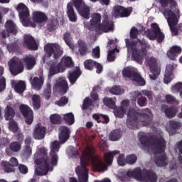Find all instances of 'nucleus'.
<instances>
[{
  "label": "nucleus",
  "instance_id": "obj_38",
  "mask_svg": "<svg viewBox=\"0 0 182 182\" xmlns=\"http://www.w3.org/2000/svg\"><path fill=\"white\" fill-rule=\"evenodd\" d=\"M103 104L109 109H116V100L107 97H104Z\"/></svg>",
  "mask_w": 182,
  "mask_h": 182
},
{
  "label": "nucleus",
  "instance_id": "obj_52",
  "mask_svg": "<svg viewBox=\"0 0 182 182\" xmlns=\"http://www.w3.org/2000/svg\"><path fill=\"white\" fill-rule=\"evenodd\" d=\"M22 155L23 156V157H26V159L31 157V156L32 155V148H31V146H24L22 150Z\"/></svg>",
  "mask_w": 182,
  "mask_h": 182
},
{
  "label": "nucleus",
  "instance_id": "obj_3",
  "mask_svg": "<svg viewBox=\"0 0 182 182\" xmlns=\"http://www.w3.org/2000/svg\"><path fill=\"white\" fill-rule=\"evenodd\" d=\"M60 141H54L50 144V158L47 157L38 159L37 160V164H38V168H36L35 174L36 176H46L49 171V165L55 166H58V161L59 160V156L58 153L60 149Z\"/></svg>",
  "mask_w": 182,
  "mask_h": 182
},
{
  "label": "nucleus",
  "instance_id": "obj_46",
  "mask_svg": "<svg viewBox=\"0 0 182 182\" xmlns=\"http://www.w3.org/2000/svg\"><path fill=\"white\" fill-rule=\"evenodd\" d=\"M114 109V114L115 117H119V119H122L124 117V114H126L125 109L123 108V107H118L117 108Z\"/></svg>",
  "mask_w": 182,
  "mask_h": 182
},
{
  "label": "nucleus",
  "instance_id": "obj_35",
  "mask_svg": "<svg viewBox=\"0 0 182 182\" xmlns=\"http://www.w3.org/2000/svg\"><path fill=\"white\" fill-rule=\"evenodd\" d=\"M117 154H120V151L115 150L111 152L105 153V160L109 166L113 163V159H114V156H117Z\"/></svg>",
  "mask_w": 182,
  "mask_h": 182
},
{
  "label": "nucleus",
  "instance_id": "obj_56",
  "mask_svg": "<svg viewBox=\"0 0 182 182\" xmlns=\"http://www.w3.org/2000/svg\"><path fill=\"white\" fill-rule=\"evenodd\" d=\"M137 104L140 107H144L147 105V98L143 96L139 97L137 98Z\"/></svg>",
  "mask_w": 182,
  "mask_h": 182
},
{
  "label": "nucleus",
  "instance_id": "obj_64",
  "mask_svg": "<svg viewBox=\"0 0 182 182\" xmlns=\"http://www.w3.org/2000/svg\"><path fill=\"white\" fill-rule=\"evenodd\" d=\"M172 92H181L182 90V82H178L171 87Z\"/></svg>",
  "mask_w": 182,
  "mask_h": 182
},
{
  "label": "nucleus",
  "instance_id": "obj_45",
  "mask_svg": "<svg viewBox=\"0 0 182 182\" xmlns=\"http://www.w3.org/2000/svg\"><path fill=\"white\" fill-rule=\"evenodd\" d=\"M32 102L34 110H39V109H41V96L38 95H33Z\"/></svg>",
  "mask_w": 182,
  "mask_h": 182
},
{
  "label": "nucleus",
  "instance_id": "obj_61",
  "mask_svg": "<svg viewBox=\"0 0 182 182\" xmlns=\"http://www.w3.org/2000/svg\"><path fill=\"white\" fill-rule=\"evenodd\" d=\"M141 95H144V96H146L149 100H153V91L143 90H141Z\"/></svg>",
  "mask_w": 182,
  "mask_h": 182
},
{
  "label": "nucleus",
  "instance_id": "obj_13",
  "mask_svg": "<svg viewBox=\"0 0 182 182\" xmlns=\"http://www.w3.org/2000/svg\"><path fill=\"white\" fill-rule=\"evenodd\" d=\"M122 76H124V77H127L128 79H132L134 82H136L139 86H144V85H146V81L141 77V75L138 73H136L133 69L130 68V67L124 68Z\"/></svg>",
  "mask_w": 182,
  "mask_h": 182
},
{
  "label": "nucleus",
  "instance_id": "obj_54",
  "mask_svg": "<svg viewBox=\"0 0 182 182\" xmlns=\"http://www.w3.org/2000/svg\"><path fill=\"white\" fill-rule=\"evenodd\" d=\"M11 139L6 137H0V149H5L7 146H9Z\"/></svg>",
  "mask_w": 182,
  "mask_h": 182
},
{
  "label": "nucleus",
  "instance_id": "obj_18",
  "mask_svg": "<svg viewBox=\"0 0 182 182\" xmlns=\"http://www.w3.org/2000/svg\"><path fill=\"white\" fill-rule=\"evenodd\" d=\"M19 111L24 119H26V124L33 123V111H32V109L29 106L21 104L19 106Z\"/></svg>",
  "mask_w": 182,
  "mask_h": 182
},
{
  "label": "nucleus",
  "instance_id": "obj_19",
  "mask_svg": "<svg viewBox=\"0 0 182 182\" xmlns=\"http://www.w3.org/2000/svg\"><path fill=\"white\" fill-rule=\"evenodd\" d=\"M69 89L68 81L66 80H59L53 86V92L60 93V95H66Z\"/></svg>",
  "mask_w": 182,
  "mask_h": 182
},
{
  "label": "nucleus",
  "instance_id": "obj_20",
  "mask_svg": "<svg viewBox=\"0 0 182 182\" xmlns=\"http://www.w3.org/2000/svg\"><path fill=\"white\" fill-rule=\"evenodd\" d=\"M58 139L61 144H65V142L70 138V129L65 126H61L59 128Z\"/></svg>",
  "mask_w": 182,
  "mask_h": 182
},
{
  "label": "nucleus",
  "instance_id": "obj_60",
  "mask_svg": "<svg viewBox=\"0 0 182 182\" xmlns=\"http://www.w3.org/2000/svg\"><path fill=\"white\" fill-rule=\"evenodd\" d=\"M117 163L119 166H126L127 164V162L126 161V158H124V154H121L119 155V157L117 159Z\"/></svg>",
  "mask_w": 182,
  "mask_h": 182
},
{
  "label": "nucleus",
  "instance_id": "obj_31",
  "mask_svg": "<svg viewBox=\"0 0 182 182\" xmlns=\"http://www.w3.org/2000/svg\"><path fill=\"white\" fill-rule=\"evenodd\" d=\"M80 75H82V71L80 68H76V69L70 72L68 77L70 83H71V85H75V83H76V80L80 77Z\"/></svg>",
  "mask_w": 182,
  "mask_h": 182
},
{
  "label": "nucleus",
  "instance_id": "obj_30",
  "mask_svg": "<svg viewBox=\"0 0 182 182\" xmlns=\"http://www.w3.org/2000/svg\"><path fill=\"white\" fill-rule=\"evenodd\" d=\"M60 64V66H61V68L65 69V68H73L75 66V63H73V60H72V58L67 56V57H63L58 63Z\"/></svg>",
  "mask_w": 182,
  "mask_h": 182
},
{
  "label": "nucleus",
  "instance_id": "obj_57",
  "mask_svg": "<svg viewBox=\"0 0 182 182\" xmlns=\"http://www.w3.org/2000/svg\"><path fill=\"white\" fill-rule=\"evenodd\" d=\"M166 100L167 103H169L170 105H177V103H178V101H177L176 97L171 95H167L166 96Z\"/></svg>",
  "mask_w": 182,
  "mask_h": 182
},
{
  "label": "nucleus",
  "instance_id": "obj_12",
  "mask_svg": "<svg viewBox=\"0 0 182 182\" xmlns=\"http://www.w3.org/2000/svg\"><path fill=\"white\" fill-rule=\"evenodd\" d=\"M114 26V23L109 19V16L107 14H104L103 20L101 24H98L95 27V32L97 34L101 35V33L110 32V31H113V28Z\"/></svg>",
  "mask_w": 182,
  "mask_h": 182
},
{
  "label": "nucleus",
  "instance_id": "obj_8",
  "mask_svg": "<svg viewBox=\"0 0 182 182\" xmlns=\"http://www.w3.org/2000/svg\"><path fill=\"white\" fill-rule=\"evenodd\" d=\"M127 177H132L137 181L141 182H157V175L153 171L143 169L139 167L134 168L133 171H129L127 173Z\"/></svg>",
  "mask_w": 182,
  "mask_h": 182
},
{
  "label": "nucleus",
  "instance_id": "obj_10",
  "mask_svg": "<svg viewBox=\"0 0 182 182\" xmlns=\"http://www.w3.org/2000/svg\"><path fill=\"white\" fill-rule=\"evenodd\" d=\"M151 28L146 31L145 33L149 41L157 40L158 43H161L164 41V33L161 32L160 27L157 23H154L151 24Z\"/></svg>",
  "mask_w": 182,
  "mask_h": 182
},
{
  "label": "nucleus",
  "instance_id": "obj_36",
  "mask_svg": "<svg viewBox=\"0 0 182 182\" xmlns=\"http://www.w3.org/2000/svg\"><path fill=\"white\" fill-rule=\"evenodd\" d=\"M15 109L11 106H7L5 109L4 119L6 120H12L15 117Z\"/></svg>",
  "mask_w": 182,
  "mask_h": 182
},
{
  "label": "nucleus",
  "instance_id": "obj_33",
  "mask_svg": "<svg viewBox=\"0 0 182 182\" xmlns=\"http://www.w3.org/2000/svg\"><path fill=\"white\" fill-rule=\"evenodd\" d=\"M91 16L92 19L90 21V25L95 28V31H96V26L101 24L100 22L102 21V15H100L99 13H94L91 15Z\"/></svg>",
  "mask_w": 182,
  "mask_h": 182
},
{
  "label": "nucleus",
  "instance_id": "obj_55",
  "mask_svg": "<svg viewBox=\"0 0 182 182\" xmlns=\"http://www.w3.org/2000/svg\"><path fill=\"white\" fill-rule=\"evenodd\" d=\"M9 129L13 132L16 133L18 132V124L14 121L11 119L9 124Z\"/></svg>",
  "mask_w": 182,
  "mask_h": 182
},
{
  "label": "nucleus",
  "instance_id": "obj_25",
  "mask_svg": "<svg viewBox=\"0 0 182 182\" xmlns=\"http://www.w3.org/2000/svg\"><path fill=\"white\" fill-rule=\"evenodd\" d=\"M73 2H70L67 4V16L70 22H76L77 21V14L76 11H75V9L73 8Z\"/></svg>",
  "mask_w": 182,
  "mask_h": 182
},
{
  "label": "nucleus",
  "instance_id": "obj_4",
  "mask_svg": "<svg viewBox=\"0 0 182 182\" xmlns=\"http://www.w3.org/2000/svg\"><path fill=\"white\" fill-rule=\"evenodd\" d=\"M151 120H153V114L150 109H144L142 113L137 112L134 109H129L127 113V124L129 129L136 130V129H139L140 124L149 126Z\"/></svg>",
  "mask_w": 182,
  "mask_h": 182
},
{
  "label": "nucleus",
  "instance_id": "obj_39",
  "mask_svg": "<svg viewBox=\"0 0 182 182\" xmlns=\"http://www.w3.org/2000/svg\"><path fill=\"white\" fill-rule=\"evenodd\" d=\"M62 69L63 68L59 63L57 65L52 64L49 70V76H55V75L59 73Z\"/></svg>",
  "mask_w": 182,
  "mask_h": 182
},
{
  "label": "nucleus",
  "instance_id": "obj_58",
  "mask_svg": "<svg viewBox=\"0 0 182 182\" xmlns=\"http://www.w3.org/2000/svg\"><path fill=\"white\" fill-rule=\"evenodd\" d=\"M129 35L131 39H137V36H139V29L136 27H132L130 30Z\"/></svg>",
  "mask_w": 182,
  "mask_h": 182
},
{
  "label": "nucleus",
  "instance_id": "obj_59",
  "mask_svg": "<svg viewBox=\"0 0 182 182\" xmlns=\"http://www.w3.org/2000/svg\"><path fill=\"white\" fill-rule=\"evenodd\" d=\"M90 106H92V100L89 97H86L82 103V110H87V109L90 107Z\"/></svg>",
  "mask_w": 182,
  "mask_h": 182
},
{
  "label": "nucleus",
  "instance_id": "obj_23",
  "mask_svg": "<svg viewBox=\"0 0 182 182\" xmlns=\"http://www.w3.org/2000/svg\"><path fill=\"white\" fill-rule=\"evenodd\" d=\"M18 164V159L15 157L10 159L9 162L2 161V166L6 173H14L15 171L14 167H17Z\"/></svg>",
  "mask_w": 182,
  "mask_h": 182
},
{
  "label": "nucleus",
  "instance_id": "obj_14",
  "mask_svg": "<svg viewBox=\"0 0 182 182\" xmlns=\"http://www.w3.org/2000/svg\"><path fill=\"white\" fill-rule=\"evenodd\" d=\"M145 63L146 66H149L151 73L149 77L152 80H156L160 76V68L157 63V59L154 57L146 58Z\"/></svg>",
  "mask_w": 182,
  "mask_h": 182
},
{
  "label": "nucleus",
  "instance_id": "obj_5",
  "mask_svg": "<svg viewBox=\"0 0 182 182\" xmlns=\"http://www.w3.org/2000/svg\"><path fill=\"white\" fill-rule=\"evenodd\" d=\"M162 8H167L170 5V9H166L164 11V15L167 19L168 26L171 32L175 36L178 35V28H177V23H178V18L177 15L180 14V10L177 8V2L175 0H159Z\"/></svg>",
  "mask_w": 182,
  "mask_h": 182
},
{
  "label": "nucleus",
  "instance_id": "obj_37",
  "mask_svg": "<svg viewBox=\"0 0 182 182\" xmlns=\"http://www.w3.org/2000/svg\"><path fill=\"white\" fill-rule=\"evenodd\" d=\"M31 85L36 90H41L42 85H43V80L38 77H34L31 81Z\"/></svg>",
  "mask_w": 182,
  "mask_h": 182
},
{
  "label": "nucleus",
  "instance_id": "obj_47",
  "mask_svg": "<svg viewBox=\"0 0 182 182\" xmlns=\"http://www.w3.org/2000/svg\"><path fill=\"white\" fill-rule=\"evenodd\" d=\"M9 52H18L19 50V40H15L14 43L7 46Z\"/></svg>",
  "mask_w": 182,
  "mask_h": 182
},
{
  "label": "nucleus",
  "instance_id": "obj_2",
  "mask_svg": "<svg viewBox=\"0 0 182 182\" xmlns=\"http://www.w3.org/2000/svg\"><path fill=\"white\" fill-rule=\"evenodd\" d=\"M139 141L144 147L152 146L154 150V161L158 167L167 166V156H166V140L164 137L156 136L141 135Z\"/></svg>",
  "mask_w": 182,
  "mask_h": 182
},
{
  "label": "nucleus",
  "instance_id": "obj_24",
  "mask_svg": "<svg viewBox=\"0 0 182 182\" xmlns=\"http://www.w3.org/2000/svg\"><path fill=\"white\" fill-rule=\"evenodd\" d=\"M33 21L35 23H46L48 22V16L42 11L33 12Z\"/></svg>",
  "mask_w": 182,
  "mask_h": 182
},
{
  "label": "nucleus",
  "instance_id": "obj_1",
  "mask_svg": "<svg viewBox=\"0 0 182 182\" xmlns=\"http://www.w3.org/2000/svg\"><path fill=\"white\" fill-rule=\"evenodd\" d=\"M95 153H96V149L93 145H87L83 150L80 157L81 165L75 168V173L80 182H87L89 180V169L86 167L89 166L90 161L92 162L93 171L99 173L107 170V166L102 159L97 156H93Z\"/></svg>",
  "mask_w": 182,
  "mask_h": 182
},
{
  "label": "nucleus",
  "instance_id": "obj_16",
  "mask_svg": "<svg viewBox=\"0 0 182 182\" xmlns=\"http://www.w3.org/2000/svg\"><path fill=\"white\" fill-rule=\"evenodd\" d=\"M5 29L1 32V36L5 39L9 38V35L16 36L18 35V26L12 20H7L5 23Z\"/></svg>",
  "mask_w": 182,
  "mask_h": 182
},
{
  "label": "nucleus",
  "instance_id": "obj_27",
  "mask_svg": "<svg viewBox=\"0 0 182 182\" xmlns=\"http://www.w3.org/2000/svg\"><path fill=\"white\" fill-rule=\"evenodd\" d=\"M77 44L78 46V53L80 56H86V55L89 53V47L87 43L85 41L80 39L77 41Z\"/></svg>",
  "mask_w": 182,
  "mask_h": 182
},
{
  "label": "nucleus",
  "instance_id": "obj_53",
  "mask_svg": "<svg viewBox=\"0 0 182 182\" xmlns=\"http://www.w3.org/2000/svg\"><path fill=\"white\" fill-rule=\"evenodd\" d=\"M136 161H137V156H136V154H134L128 155L126 157L127 164H130V165L135 164Z\"/></svg>",
  "mask_w": 182,
  "mask_h": 182
},
{
  "label": "nucleus",
  "instance_id": "obj_51",
  "mask_svg": "<svg viewBox=\"0 0 182 182\" xmlns=\"http://www.w3.org/2000/svg\"><path fill=\"white\" fill-rule=\"evenodd\" d=\"M69 102V98L66 96L61 97L59 100L55 102V105L59 106L60 107H63V106H66Z\"/></svg>",
  "mask_w": 182,
  "mask_h": 182
},
{
  "label": "nucleus",
  "instance_id": "obj_44",
  "mask_svg": "<svg viewBox=\"0 0 182 182\" xmlns=\"http://www.w3.org/2000/svg\"><path fill=\"white\" fill-rule=\"evenodd\" d=\"M122 137V132L119 129H115L109 134V140L112 141H117Z\"/></svg>",
  "mask_w": 182,
  "mask_h": 182
},
{
  "label": "nucleus",
  "instance_id": "obj_63",
  "mask_svg": "<svg viewBox=\"0 0 182 182\" xmlns=\"http://www.w3.org/2000/svg\"><path fill=\"white\" fill-rule=\"evenodd\" d=\"M170 127L173 129V130H177L179 127H181V124L180 122L171 120L170 122Z\"/></svg>",
  "mask_w": 182,
  "mask_h": 182
},
{
  "label": "nucleus",
  "instance_id": "obj_28",
  "mask_svg": "<svg viewBox=\"0 0 182 182\" xmlns=\"http://www.w3.org/2000/svg\"><path fill=\"white\" fill-rule=\"evenodd\" d=\"M181 47L178 46H173L170 48L169 51H168V57L171 60H176V58L181 53Z\"/></svg>",
  "mask_w": 182,
  "mask_h": 182
},
{
  "label": "nucleus",
  "instance_id": "obj_11",
  "mask_svg": "<svg viewBox=\"0 0 182 182\" xmlns=\"http://www.w3.org/2000/svg\"><path fill=\"white\" fill-rule=\"evenodd\" d=\"M46 58H50L53 55L55 59H59L63 55V48L58 43H48L44 46Z\"/></svg>",
  "mask_w": 182,
  "mask_h": 182
},
{
  "label": "nucleus",
  "instance_id": "obj_50",
  "mask_svg": "<svg viewBox=\"0 0 182 182\" xmlns=\"http://www.w3.org/2000/svg\"><path fill=\"white\" fill-rule=\"evenodd\" d=\"M109 93L119 96V95H123V93H124V90L120 88V86L115 85L109 90Z\"/></svg>",
  "mask_w": 182,
  "mask_h": 182
},
{
  "label": "nucleus",
  "instance_id": "obj_32",
  "mask_svg": "<svg viewBox=\"0 0 182 182\" xmlns=\"http://www.w3.org/2000/svg\"><path fill=\"white\" fill-rule=\"evenodd\" d=\"M162 112H165V114L169 119H173L176 116V113H177V110L176 108L171 107H168V105H164L161 106Z\"/></svg>",
  "mask_w": 182,
  "mask_h": 182
},
{
  "label": "nucleus",
  "instance_id": "obj_17",
  "mask_svg": "<svg viewBox=\"0 0 182 182\" xmlns=\"http://www.w3.org/2000/svg\"><path fill=\"white\" fill-rule=\"evenodd\" d=\"M133 8H125L122 6H115L113 8V14L114 18H127L132 15Z\"/></svg>",
  "mask_w": 182,
  "mask_h": 182
},
{
  "label": "nucleus",
  "instance_id": "obj_43",
  "mask_svg": "<svg viewBox=\"0 0 182 182\" xmlns=\"http://www.w3.org/2000/svg\"><path fill=\"white\" fill-rule=\"evenodd\" d=\"M63 41L65 42L66 45L69 46L70 49H75V45L72 42V38H70V33L66 32L63 33Z\"/></svg>",
  "mask_w": 182,
  "mask_h": 182
},
{
  "label": "nucleus",
  "instance_id": "obj_9",
  "mask_svg": "<svg viewBox=\"0 0 182 182\" xmlns=\"http://www.w3.org/2000/svg\"><path fill=\"white\" fill-rule=\"evenodd\" d=\"M16 11L18 13V16L23 26H31L32 28H36L35 22H32L29 18V9L23 3H20L17 5Z\"/></svg>",
  "mask_w": 182,
  "mask_h": 182
},
{
  "label": "nucleus",
  "instance_id": "obj_7",
  "mask_svg": "<svg viewBox=\"0 0 182 182\" xmlns=\"http://www.w3.org/2000/svg\"><path fill=\"white\" fill-rule=\"evenodd\" d=\"M35 65H36V58L32 55H26L22 60L18 57H14L9 63V70L13 76L22 73L25 68L27 70H32Z\"/></svg>",
  "mask_w": 182,
  "mask_h": 182
},
{
  "label": "nucleus",
  "instance_id": "obj_62",
  "mask_svg": "<svg viewBox=\"0 0 182 182\" xmlns=\"http://www.w3.org/2000/svg\"><path fill=\"white\" fill-rule=\"evenodd\" d=\"M92 56L95 59H99V58H100V47L97 46L92 49Z\"/></svg>",
  "mask_w": 182,
  "mask_h": 182
},
{
  "label": "nucleus",
  "instance_id": "obj_26",
  "mask_svg": "<svg viewBox=\"0 0 182 182\" xmlns=\"http://www.w3.org/2000/svg\"><path fill=\"white\" fill-rule=\"evenodd\" d=\"M173 70H174V65L171 64H168L166 65L164 82L166 85H168L171 80H173V78L174 77V75H173Z\"/></svg>",
  "mask_w": 182,
  "mask_h": 182
},
{
  "label": "nucleus",
  "instance_id": "obj_41",
  "mask_svg": "<svg viewBox=\"0 0 182 182\" xmlns=\"http://www.w3.org/2000/svg\"><path fill=\"white\" fill-rule=\"evenodd\" d=\"M43 96L46 100H50V96H52V85L50 83L48 82L46 87L44 89Z\"/></svg>",
  "mask_w": 182,
  "mask_h": 182
},
{
  "label": "nucleus",
  "instance_id": "obj_48",
  "mask_svg": "<svg viewBox=\"0 0 182 182\" xmlns=\"http://www.w3.org/2000/svg\"><path fill=\"white\" fill-rule=\"evenodd\" d=\"M50 120L52 124H60L62 117L58 114H53L50 116Z\"/></svg>",
  "mask_w": 182,
  "mask_h": 182
},
{
  "label": "nucleus",
  "instance_id": "obj_15",
  "mask_svg": "<svg viewBox=\"0 0 182 182\" xmlns=\"http://www.w3.org/2000/svg\"><path fill=\"white\" fill-rule=\"evenodd\" d=\"M75 8L78 12L79 15L85 19L90 18V7L86 5L83 0H72Z\"/></svg>",
  "mask_w": 182,
  "mask_h": 182
},
{
  "label": "nucleus",
  "instance_id": "obj_6",
  "mask_svg": "<svg viewBox=\"0 0 182 182\" xmlns=\"http://www.w3.org/2000/svg\"><path fill=\"white\" fill-rule=\"evenodd\" d=\"M128 52H132V58L136 63L141 65L144 56L147 55V49H150V44L145 39H138L136 41L125 40Z\"/></svg>",
  "mask_w": 182,
  "mask_h": 182
},
{
  "label": "nucleus",
  "instance_id": "obj_29",
  "mask_svg": "<svg viewBox=\"0 0 182 182\" xmlns=\"http://www.w3.org/2000/svg\"><path fill=\"white\" fill-rule=\"evenodd\" d=\"M11 85L17 93H23L25 89H26V85L23 81H18L17 82L16 80H11Z\"/></svg>",
  "mask_w": 182,
  "mask_h": 182
},
{
  "label": "nucleus",
  "instance_id": "obj_21",
  "mask_svg": "<svg viewBox=\"0 0 182 182\" xmlns=\"http://www.w3.org/2000/svg\"><path fill=\"white\" fill-rule=\"evenodd\" d=\"M23 42L27 49L30 50H38V44L35 38L31 34H26L23 38Z\"/></svg>",
  "mask_w": 182,
  "mask_h": 182
},
{
  "label": "nucleus",
  "instance_id": "obj_49",
  "mask_svg": "<svg viewBox=\"0 0 182 182\" xmlns=\"http://www.w3.org/2000/svg\"><path fill=\"white\" fill-rule=\"evenodd\" d=\"M95 65H96V61L90 59L84 61V68L87 70H93Z\"/></svg>",
  "mask_w": 182,
  "mask_h": 182
},
{
  "label": "nucleus",
  "instance_id": "obj_22",
  "mask_svg": "<svg viewBox=\"0 0 182 182\" xmlns=\"http://www.w3.org/2000/svg\"><path fill=\"white\" fill-rule=\"evenodd\" d=\"M46 134V127H43L41 123L37 124L33 132V137L36 140H42L45 139Z\"/></svg>",
  "mask_w": 182,
  "mask_h": 182
},
{
  "label": "nucleus",
  "instance_id": "obj_42",
  "mask_svg": "<svg viewBox=\"0 0 182 182\" xmlns=\"http://www.w3.org/2000/svg\"><path fill=\"white\" fill-rule=\"evenodd\" d=\"M63 119L68 126H72L75 123V115L72 112L64 114Z\"/></svg>",
  "mask_w": 182,
  "mask_h": 182
},
{
  "label": "nucleus",
  "instance_id": "obj_40",
  "mask_svg": "<svg viewBox=\"0 0 182 182\" xmlns=\"http://www.w3.org/2000/svg\"><path fill=\"white\" fill-rule=\"evenodd\" d=\"M9 149L11 151H14V153H16L19 151H21V149H22V143L19 141H12L9 144Z\"/></svg>",
  "mask_w": 182,
  "mask_h": 182
},
{
  "label": "nucleus",
  "instance_id": "obj_34",
  "mask_svg": "<svg viewBox=\"0 0 182 182\" xmlns=\"http://www.w3.org/2000/svg\"><path fill=\"white\" fill-rule=\"evenodd\" d=\"M92 118L94 120H96L98 123H102L103 124H107L110 119H109V116L104 115L102 114H94L92 115Z\"/></svg>",
  "mask_w": 182,
  "mask_h": 182
}]
</instances>
